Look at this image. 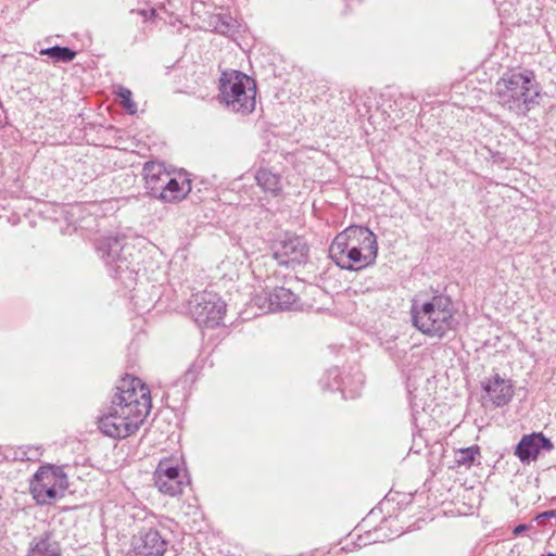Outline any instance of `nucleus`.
<instances>
[{"mask_svg": "<svg viewBox=\"0 0 556 556\" xmlns=\"http://www.w3.org/2000/svg\"><path fill=\"white\" fill-rule=\"evenodd\" d=\"M412 323L421 333L443 338L454 328L455 318L452 301L443 294L427 300L416 298L412 301Z\"/></svg>", "mask_w": 556, "mask_h": 556, "instance_id": "f03ea898", "label": "nucleus"}, {"mask_svg": "<svg viewBox=\"0 0 556 556\" xmlns=\"http://www.w3.org/2000/svg\"><path fill=\"white\" fill-rule=\"evenodd\" d=\"M132 545L136 556H163L167 548L166 540L154 529L141 531L134 538Z\"/></svg>", "mask_w": 556, "mask_h": 556, "instance_id": "9b49d317", "label": "nucleus"}, {"mask_svg": "<svg viewBox=\"0 0 556 556\" xmlns=\"http://www.w3.org/2000/svg\"><path fill=\"white\" fill-rule=\"evenodd\" d=\"M479 455L480 447L478 445L459 448L454 453V462L458 467H470Z\"/></svg>", "mask_w": 556, "mask_h": 556, "instance_id": "4be33fe9", "label": "nucleus"}, {"mask_svg": "<svg viewBox=\"0 0 556 556\" xmlns=\"http://www.w3.org/2000/svg\"><path fill=\"white\" fill-rule=\"evenodd\" d=\"M142 175L148 193L157 198V194L162 191L169 174L161 163L150 161L144 163Z\"/></svg>", "mask_w": 556, "mask_h": 556, "instance_id": "2eb2a0df", "label": "nucleus"}, {"mask_svg": "<svg viewBox=\"0 0 556 556\" xmlns=\"http://www.w3.org/2000/svg\"><path fill=\"white\" fill-rule=\"evenodd\" d=\"M154 484L164 495L176 496L182 493L188 480L179 468L177 459L162 458L153 473Z\"/></svg>", "mask_w": 556, "mask_h": 556, "instance_id": "0eeeda50", "label": "nucleus"}, {"mask_svg": "<svg viewBox=\"0 0 556 556\" xmlns=\"http://www.w3.org/2000/svg\"><path fill=\"white\" fill-rule=\"evenodd\" d=\"M542 556H556V554H547V555H542Z\"/></svg>", "mask_w": 556, "mask_h": 556, "instance_id": "473e14b6", "label": "nucleus"}, {"mask_svg": "<svg viewBox=\"0 0 556 556\" xmlns=\"http://www.w3.org/2000/svg\"><path fill=\"white\" fill-rule=\"evenodd\" d=\"M515 455L521 460V440L515 446Z\"/></svg>", "mask_w": 556, "mask_h": 556, "instance_id": "c85d7f7f", "label": "nucleus"}, {"mask_svg": "<svg viewBox=\"0 0 556 556\" xmlns=\"http://www.w3.org/2000/svg\"><path fill=\"white\" fill-rule=\"evenodd\" d=\"M256 83L247 74L231 70L222 73L217 99L228 111L249 115L256 106Z\"/></svg>", "mask_w": 556, "mask_h": 556, "instance_id": "7ed1b4c3", "label": "nucleus"}, {"mask_svg": "<svg viewBox=\"0 0 556 556\" xmlns=\"http://www.w3.org/2000/svg\"><path fill=\"white\" fill-rule=\"evenodd\" d=\"M211 25L214 27V30L222 34L227 35L232 31L235 24L231 17L215 15L211 18Z\"/></svg>", "mask_w": 556, "mask_h": 556, "instance_id": "5701e85b", "label": "nucleus"}, {"mask_svg": "<svg viewBox=\"0 0 556 556\" xmlns=\"http://www.w3.org/2000/svg\"><path fill=\"white\" fill-rule=\"evenodd\" d=\"M540 517H546V518H549V517H553V515H551V510H548V511H545V513H543L542 515H540Z\"/></svg>", "mask_w": 556, "mask_h": 556, "instance_id": "7c9ffc66", "label": "nucleus"}, {"mask_svg": "<svg viewBox=\"0 0 556 556\" xmlns=\"http://www.w3.org/2000/svg\"><path fill=\"white\" fill-rule=\"evenodd\" d=\"M117 96L121 99L122 105L128 111V113L135 114L137 112V105L131 99L132 93L129 89L125 87H119Z\"/></svg>", "mask_w": 556, "mask_h": 556, "instance_id": "b1692460", "label": "nucleus"}, {"mask_svg": "<svg viewBox=\"0 0 556 556\" xmlns=\"http://www.w3.org/2000/svg\"><path fill=\"white\" fill-rule=\"evenodd\" d=\"M521 531H522L521 523L517 525V526L514 528V534H516V535L521 534Z\"/></svg>", "mask_w": 556, "mask_h": 556, "instance_id": "c756f323", "label": "nucleus"}, {"mask_svg": "<svg viewBox=\"0 0 556 556\" xmlns=\"http://www.w3.org/2000/svg\"><path fill=\"white\" fill-rule=\"evenodd\" d=\"M125 239V236H109L101 238L97 243V251L108 265L114 266L116 276H121L130 266V262L124 255Z\"/></svg>", "mask_w": 556, "mask_h": 556, "instance_id": "6e6552de", "label": "nucleus"}, {"mask_svg": "<svg viewBox=\"0 0 556 556\" xmlns=\"http://www.w3.org/2000/svg\"><path fill=\"white\" fill-rule=\"evenodd\" d=\"M226 313V304L214 292L203 291L190 300V314L203 328H214L220 324Z\"/></svg>", "mask_w": 556, "mask_h": 556, "instance_id": "423d86ee", "label": "nucleus"}, {"mask_svg": "<svg viewBox=\"0 0 556 556\" xmlns=\"http://www.w3.org/2000/svg\"><path fill=\"white\" fill-rule=\"evenodd\" d=\"M41 452L38 447H28L26 452H24V457L22 459H26L28 462H37L39 460V456Z\"/></svg>", "mask_w": 556, "mask_h": 556, "instance_id": "a878e982", "label": "nucleus"}, {"mask_svg": "<svg viewBox=\"0 0 556 556\" xmlns=\"http://www.w3.org/2000/svg\"><path fill=\"white\" fill-rule=\"evenodd\" d=\"M378 244L375 233L363 226H351L337 235L329 254L343 269H361L372 264L377 257Z\"/></svg>", "mask_w": 556, "mask_h": 556, "instance_id": "f257e3e1", "label": "nucleus"}, {"mask_svg": "<svg viewBox=\"0 0 556 556\" xmlns=\"http://www.w3.org/2000/svg\"><path fill=\"white\" fill-rule=\"evenodd\" d=\"M39 54L48 55L54 63H68L75 59L76 51L67 47L54 46L41 49Z\"/></svg>", "mask_w": 556, "mask_h": 556, "instance_id": "412c9836", "label": "nucleus"}, {"mask_svg": "<svg viewBox=\"0 0 556 556\" xmlns=\"http://www.w3.org/2000/svg\"><path fill=\"white\" fill-rule=\"evenodd\" d=\"M139 13H140L144 18H150V17L154 16V14H155V10H153V9H152V10H151V11H149V12H148V11H146V10H141Z\"/></svg>", "mask_w": 556, "mask_h": 556, "instance_id": "cd10ccee", "label": "nucleus"}, {"mask_svg": "<svg viewBox=\"0 0 556 556\" xmlns=\"http://www.w3.org/2000/svg\"><path fill=\"white\" fill-rule=\"evenodd\" d=\"M268 298H269V292H264L262 294H257L254 296L253 299V302L256 306H258L261 309L265 311V312H269L267 308H263L260 303H263L265 305H268Z\"/></svg>", "mask_w": 556, "mask_h": 556, "instance_id": "bb28decb", "label": "nucleus"}, {"mask_svg": "<svg viewBox=\"0 0 556 556\" xmlns=\"http://www.w3.org/2000/svg\"><path fill=\"white\" fill-rule=\"evenodd\" d=\"M28 556H61V548L50 534H45L34 539Z\"/></svg>", "mask_w": 556, "mask_h": 556, "instance_id": "6ab92c4d", "label": "nucleus"}, {"mask_svg": "<svg viewBox=\"0 0 556 556\" xmlns=\"http://www.w3.org/2000/svg\"><path fill=\"white\" fill-rule=\"evenodd\" d=\"M551 515H553V517L556 518V509L555 510H551Z\"/></svg>", "mask_w": 556, "mask_h": 556, "instance_id": "2f4dec72", "label": "nucleus"}, {"mask_svg": "<svg viewBox=\"0 0 556 556\" xmlns=\"http://www.w3.org/2000/svg\"><path fill=\"white\" fill-rule=\"evenodd\" d=\"M333 379L336 382L337 389L342 393L344 399H354L359 395L362 386H363V376L357 374L356 377L350 378H340L337 369L330 370L327 375V380Z\"/></svg>", "mask_w": 556, "mask_h": 556, "instance_id": "a211bd4d", "label": "nucleus"}, {"mask_svg": "<svg viewBox=\"0 0 556 556\" xmlns=\"http://www.w3.org/2000/svg\"><path fill=\"white\" fill-rule=\"evenodd\" d=\"M539 96L538 88L528 77L523 76V103H533Z\"/></svg>", "mask_w": 556, "mask_h": 556, "instance_id": "393cba45", "label": "nucleus"}, {"mask_svg": "<svg viewBox=\"0 0 556 556\" xmlns=\"http://www.w3.org/2000/svg\"><path fill=\"white\" fill-rule=\"evenodd\" d=\"M151 407L148 386L139 378L126 375L118 381L111 412L104 417H148Z\"/></svg>", "mask_w": 556, "mask_h": 556, "instance_id": "20e7f679", "label": "nucleus"}, {"mask_svg": "<svg viewBox=\"0 0 556 556\" xmlns=\"http://www.w3.org/2000/svg\"><path fill=\"white\" fill-rule=\"evenodd\" d=\"M298 300V295L290 289L276 287L269 292L268 305L263 303H260V305L268 311L290 309L295 307Z\"/></svg>", "mask_w": 556, "mask_h": 556, "instance_id": "f3484780", "label": "nucleus"}, {"mask_svg": "<svg viewBox=\"0 0 556 556\" xmlns=\"http://www.w3.org/2000/svg\"><path fill=\"white\" fill-rule=\"evenodd\" d=\"M191 189L190 179L186 177L175 178L169 175L156 199L165 203H177L182 201L191 192Z\"/></svg>", "mask_w": 556, "mask_h": 556, "instance_id": "4468645a", "label": "nucleus"}, {"mask_svg": "<svg viewBox=\"0 0 556 556\" xmlns=\"http://www.w3.org/2000/svg\"><path fill=\"white\" fill-rule=\"evenodd\" d=\"M483 389V405L500 407L507 404L513 396V388L509 381L502 379L495 375L493 379L482 382Z\"/></svg>", "mask_w": 556, "mask_h": 556, "instance_id": "9d476101", "label": "nucleus"}, {"mask_svg": "<svg viewBox=\"0 0 556 556\" xmlns=\"http://www.w3.org/2000/svg\"><path fill=\"white\" fill-rule=\"evenodd\" d=\"M553 448V442L542 432L523 434V463L535 460L542 452L548 453Z\"/></svg>", "mask_w": 556, "mask_h": 556, "instance_id": "dca6fc26", "label": "nucleus"}, {"mask_svg": "<svg viewBox=\"0 0 556 556\" xmlns=\"http://www.w3.org/2000/svg\"><path fill=\"white\" fill-rule=\"evenodd\" d=\"M68 482L59 468L41 466L29 483V492L38 505H50L64 496Z\"/></svg>", "mask_w": 556, "mask_h": 556, "instance_id": "39448f33", "label": "nucleus"}, {"mask_svg": "<svg viewBox=\"0 0 556 556\" xmlns=\"http://www.w3.org/2000/svg\"><path fill=\"white\" fill-rule=\"evenodd\" d=\"M255 180L263 191L270 192L275 197L279 195L282 191L280 176L266 168H261L256 172Z\"/></svg>", "mask_w": 556, "mask_h": 556, "instance_id": "aec40b11", "label": "nucleus"}, {"mask_svg": "<svg viewBox=\"0 0 556 556\" xmlns=\"http://www.w3.org/2000/svg\"><path fill=\"white\" fill-rule=\"evenodd\" d=\"M143 419L130 421L129 419H98L99 430L112 439H125L139 430Z\"/></svg>", "mask_w": 556, "mask_h": 556, "instance_id": "ddd939ff", "label": "nucleus"}, {"mask_svg": "<svg viewBox=\"0 0 556 556\" xmlns=\"http://www.w3.org/2000/svg\"><path fill=\"white\" fill-rule=\"evenodd\" d=\"M274 256L280 265L301 264L304 262L308 248L301 237L286 233L274 245Z\"/></svg>", "mask_w": 556, "mask_h": 556, "instance_id": "1a4fd4ad", "label": "nucleus"}, {"mask_svg": "<svg viewBox=\"0 0 556 556\" xmlns=\"http://www.w3.org/2000/svg\"><path fill=\"white\" fill-rule=\"evenodd\" d=\"M496 91L500 97V101L504 105H508L509 109H519L521 98V74L516 73L508 77H503L496 84Z\"/></svg>", "mask_w": 556, "mask_h": 556, "instance_id": "f8f14e48", "label": "nucleus"}]
</instances>
